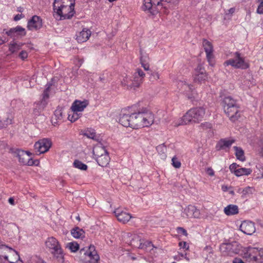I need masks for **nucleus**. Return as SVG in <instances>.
I'll use <instances>...</instances> for the list:
<instances>
[{"label": "nucleus", "instance_id": "9", "mask_svg": "<svg viewBox=\"0 0 263 263\" xmlns=\"http://www.w3.org/2000/svg\"><path fill=\"white\" fill-rule=\"evenodd\" d=\"M242 251L244 258L248 260L254 261L257 263L260 249L256 247H248L244 248Z\"/></svg>", "mask_w": 263, "mask_h": 263}, {"label": "nucleus", "instance_id": "16", "mask_svg": "<svg viewBox=\"0 0 263 263\" xmlns=\"http://www.w3.org/2000/svg\"><path fill=\"white\" fill-rule=\"evenodd\" d=\"M203 47L206 52V58L210 64L213 65L212 59H213V48L211 42L206 39H203L202 42Z\"/></svg>", "mask_w": 263, "mask_h": 263}, {"label": "nucleus", "instance_id": "13", "mask_svg": "<svg viewBox=\"0 0 263 263\" xmlns=\"http://www.w3.org/2000/svg\"><path fill=\"white\" fill-rule=\"evenodd\" d=\"M224 111L228 117H229L230 120L232 122L236 121L240 117L239 105L229 108V107L226 108L225 109H224Z\"/></svg>", "mask_w": 263, "mask_h": 263}, {"label": "nucleus", "instance_id": "22", "mask_svg": "<svg viewBox=\"0 0 263 263\" xmlns=\"http://www.w3.org/2000/svg\"><path fill=\"white\" fill-rule=\"evenodd\" d=\"M15 153L17 155L20 163L25 164L28 160L29 157L31 155V153L29 152L24 151L22 149H16Z\"/></svg>", "mask_w": 263, "mask_h": 263}, {"label": "nucleus", "instance_id": "55", "mask_svg": "<svg viewBox=\"0 0 263 263\" xmlns=\"http://www.w3.org/2000/svg\"><path fill=\"white\" fill-rule=\"evenodd\" d=\"M19 57L22 59L25 60L28 57V53L25 50H22L19 54Z\"/></svg>", "mask_w": 263, "mask_h": 263}, {"label": "nucleus", "instance_id": "41", "mask_svg": "<svg viewBox=\"0 0 263 263\" xmlns=\"http://www.w3.org/2000/svg\"><path fill=\"white\" fill-rule=\"evenodd\" d=\"M84 136H86L88 138L96 140V133L94 129L87 130L84 133Z\"/></svg>", "mask_w": 263, "mask_h": 263}, {"label": "nucleus", "instance_id": "7", "mask_svg": "<svg viewBox=\"0 0 263 263\" xmlns=\"http://www.w3.org/2000/svg\"><path fill=\"white\" fill-rule=\"evenodd\" d=\"M82 259L86 261L91 263H98L100 259L99 255L96 251L95 247L90 245L88 247H85L80 251Z\"/></svg>", "mask_w": 263, "mask_h": 263}, {"label": "nucleus", "instance_id": "61", "mask_svg": "<svg viewBox=\"0 0 263 263\" xmlns=\"http://www.w3.org/2000/svg\"><path fill=\"white\" fill-rule=\"evenodd\" d=\"M6 42V39L3 40L2 37L0 36V45L3 44Z\"/></svg>", "mask_w": 263, "mask_h": 263}, {"label": "nucleus", "instance_id": "42", "mask_svg": "<svg viewBox=\"0 0 263 263\" xmlns=\"http://www.w3.org/2000/svg\"><path fill=\"white\" fill-rule=\"evenodd\" d=\"M51 86V84L50 83H48L46 85L47 87L44 91L42 100H45L47 101L46 100L49 98L48 91Z\"/></svg>", "mask_w": 263, "mask_h": 263}, {"label": "nucleus", "instance_id": "11", "mask_svg": "<svg viewBox=\"0 0 263 263\" xmlns=\"http://www.w3.org/2000/svg\"><path fill=\"white\" fill-rule=\"evenodd\" d=\"M51 145L52 142L50 139L44 138L35 142L34 147L36 152H39L40 154L47 152Z\"/></svg>", "mask_w": 263, "mask_h": 263}, {"label": "nucleus", "instance_id": "23", "mask_svg": "<svg viewBox=\"0 0 263 263\" xmlns=\"http://www.w3.org/2000/svg\"><path fill=\"white\" fill-rule=\"evenodd\" d=\"M87 101H81L76 100L72 104L71 108L73 112L82 111L88 105Z\"/></svg>", "mask_w": 263, "mask_h": 263}, {"label": "nucleus", "instance_id": "35", "mask_svg": "<svg viewBox=\"0 0 263 263\" xmlns=\"http://www.w3.org/2000/svg\"><path fill=\"white\" fill-rule=\"evenodd\" d=\"M233 148L235 151V156L237 159L241 161H244L245 160V156L242 149L237 146H234Z\"/></svg>", "mask_w": 263, "mask_h": 263}, {"label": "nucleus", "instance_id": "26", "mask_svg": "<svg viewBox=\"0 0 263 263\" xmlns=\"http://www.w3.org/2000/svg\"><path fill=\"white\" fill-rule=\"evenodd\" d=\"M156 4H152L151 0H144L142 6V9L144 11H148L152 14H155L158 11L156 8Z\"/></svg>", "mask_w": 263, "mask_h": 263}, {"label": "nucleus", "instance_id": "19", "mask_svg": "<svg viewBox=\"0 0 263 263\" xmlns=\"http://www.w3.org/2000/svg\"><path fill=\"white\" fill-rule=\"evenodd\" d=\"M206 79L207 75L204 69L201 65H198L196 69L194 81L195 82L201 83Z\"/></svg>", "mask_w": 263, "mask_h": 263}, {"label": "nucleus", "instance_id": "54", "mask_svg": "<svg viewBox=\"0 0 263 263\" xmlns=\"http://www.w3.org/2000/svg\"><path fill=\"white\" fill-rule=\"evenodd\" d=\"M179 246H180V248H182L184 249L185 250H188L189 246L187 244L186 242H180L179 243Z\"/></svg>", "mask_w": 263, "mask_h": 263}, {"label": "nucleus", "instance_id": "64", "mask_svg": "<svg viewBox=\"0 0 263 263\" xmlns=\"http://www.w3.org/2000/svg\"><path fill=\"white\" fill-rule=\"evenodd\" d=\"M15 263H24L23 262V261L21 260H17V261H16Z\"/></svg>", "mask_w": 263, "mask_h": 263}, {"label": "nucleus", "instance_id": "60", "mask_svg": "<svg viewBox=\"0 0 263 263\" xmlns=\"http://www.w3.org/2000/svg\"><path fill=\"white\" fill-rule=\"evenodd\" d=\"M8 202L11 205H14L15 204L14 200V199L12 197H11V198H9Z\"/></svg>", "mask_w": 263, "mask_h": 263}, {"label": "nucleus", "instance_id": "62", "mask_svg": "<svg viewBox=\"0 0 263 263\" xmlns=\"http://www.w3.org/2000/svg\"><path fill=\"white\" fill-rule=\"evenodd\" d=\"M228 189H229V187L227 186L223 185L222 186V190L224 192L228 191Z\"/></svg>", "mask_w": 263, "mask_h": 263}, {"label": "nucleus", "instance_id": "8", "mask_svg": "<svg viewBox=\"0 0 263 263\" xmlns=\"http://www.w3.org/2000/svg\"><path fill=\"white\" fill-rule=\"evenodd\" d=\"M240 246L236 241L223 243L220 245V250L224 255L233 256L239 253Z\"/></svg>", "mask_w": 263, "mask_h": 263}, {"label": "nucleus", "instance_id": "2", "mask_svg": "<svg viewBox=\"0 0 263 263\" xmlns=\"http://www.w3.org/2000/svg\"><path fill=\"white\" fill-rule=\"evenodd\" d=\"M65 0H54L53 9L54 17L60 20L69 19L74 13V3L70 2L69 5H65Z\"/></svg>", "mask_w": 263, "mask_h": 263}, {"label": "nucleus", "instance_id": "20", "mask_svg": "<svg viewBox=\"0 0 263 263\" xmlns=\"http://www.w3.org/2000/svg\"><path fill=\"white\" fill-rule=\"evenodd\" d=\"M114 213L117 219L123 223L128 222L132 218L129 213L123 212L120 209H116Z\"/></svg>", "mask_w": 263, "mask_h": 263}, {"label": "nucleus", "instance_id": "1", "mask_svg": "<svg viewBox=\"0 0 263 263\" xmlns=\"http://www.w3.org/2000/svg\"><path fill=\"white\" fill-rule=\"evenodd\" d=\"M154 121V114L146 108H142L137 112L130 114V127L133 128L148 127Z\"/></svg>", "mask_w": 263, "mask_h": 263}, {"label": "nucleus", "instance_id": "15", "mask_svg": "<svg viewBox=\"0 0 263 263\" xmlns=\"http://www.w3.org/2000/svg\"><path fill=\"white\" fill-rule=\"evenodd\" d=\"M43 25L42 18L37 15H34L28 21L27 28L30 30H37L40 29Z\"/></svg>", "mask_w": 263, "mask_h": 263}, {"label": "nucleus", "instance_id": "57", "mask_svg": "<svg viewBox=\"0 0 263 263\" xmlns=\"http://www.w3.org/2000/svg\"><path fill=\"white\" fill-rule=\"evenodd\" d=\"M177 230L179 233H181L184 236H187V231L182 227H178Z\"/></svg>", "mask_w": 263, "mask_h": 263}, {"label": "nucleus", "instance_id": "51", "mask_svg": "<svg viewBox=\"0 0 263 263\" xmlns=\"http://www.w3.org/2000/svg\"><path fill=\"white\" fill-rule=\"evenodd\" d=\"M32 262L34 263H46L42 258L39 257L37 256H34L32 258Z\"/></svg>", "mask_w": 263, "mask_h": 263}, {"label": "nucleus", "instance_id": "27", "mask_svg": "<svg viewBox=\"0 0 263 263\" xmlns=\"http://www.w3.org/2000/svg\"><path fill=\"white\" fill-rule=\"evenodd\" d=\"M47 104V101L41 100V101L34 104L33 114L35 116H40L41 112L44 110Z\"/></svg>", "mask_w": 263, "mask_h": 263}, {"label": "nucleus", "instance_id": "21", "mask_svg": "<svg viewBox=\"0 0 263 263\" xmlns=\"http://www.w3.org/2000/svg\"><path fill=\"white\" fill-rule=\"evenodd\" d=\"M91 35V31L86 28H84L81 31L77 33L76 40L79 43H83L87 41Z\"/></svg>", "mask_w": 263, "mask_h": 263}, {"label": "nucleus", "instance_id": "6", "mask_svg": "<svg viewBox=\"0 0 263 263\" xmlns=\"http://www.w3.org/2000/svg\"><path fill=\"white\" fill-rule=\"evenodd\" d=\"M232 56V58L223 63L224 66L231 65L235 68L241 69H246L249 67V64L245 61L244 58L241 56L240 53L236 52L233 53Z\"/></svg>", "mask_w": 263, "mask_h": 263}, {"label": "nucleus", "instance_id": "39", "mask_svg": "<svg viewBox=\"0 0 263 263\" xmlns=\"http://www.w3.org/2000/svg\"><path fill=\"white\" fill-rule=\"evenodd\" d=\"M140 62L142 67H143L144 70L146 71L149 70V65L146 63L147 61V57L142 55V52L141 50H140Z\"/></svg>", "mask_w": 263, "mask_h": 263}, {"label": "nucleus", "instance_id": "12", "mask_svg": "<svg viewBox=\"0 0 263 263\" xmlns=\"http://www.w3.org/2000/svg\"><path fill=\"white\" fill-rule=\"evenodd\" d=\"M10 253H11V255L14 256V258L13 260H14L17 258L16 251L15 250L5 245L0 246V260H2L4 262L6 259H8V257H10L9 255Z\"/></svg>", "mask_w": 263, "mask_h": 263}, {"label": "nucleus", "instance_id": "4", "mask_svg": "<svg viewBox=\"0 0 263 263\" xmlns=\"http://www.w3.org/2000/svg\"><path fill=\"white\" fill-rule=\"evenodd\" d=\"M45 246L54 259L59 263H64V253L59 241L54 237H50L45 241Z\"/></svg>", "mask_w": 263, "mask_h": 263}, {"label": "nucleus", "instance_id": "29", "mask_svg": "<svg viewBox=\"0 0 263 263\" xmlns=\"http://www.w3.org/2000/svg\"><path fill=\"white\" fill-rule=\"evenodd\" d=\"M238 211V206L234 204H229L224 209V213L228 216L237 214Z\"/></svg>", "mask_w": 263, "mask_h": 263}, {"label": "nucleus", "instance_id": "28", "mask_svg": "<svg viewBox=\"0 0 263 263\" xmlns=\"http://www.w3.org/2000/svg\"><path fill=\"white\" fill-rule=\"evenodd\" d=\"M96 160L100 166L105 167L109 163L110 158L108 153H107L100 157H97Z\"/></svg>", "mask_w": 263, "mask_h": 263}, {"label": "nucleus", "instance_id": "52", "mask_svg": "<svg viewBox=\"0 0 263 263\" xmlns=\"http://www.w3.org/2000/svg\"><path fill=\"white\" fill-rule=\"evenodd\" d=\"M257 263H263V249H260V253H259Z\"/></svg>", "mask_w": 263, "mask_h": 263}, {"label": "nucleus", "instance_id": "17", "mask_svg": "<svg viewBox=\"0 0 263 263\" xmlns=\"http://www.w3.org/2000/svg\"><path fill=\"white\" fill-rule=\"evenodd\" d=\"M5 33L11 37H15L25 36L26 35V31L21 26H17L16 27L12 28L9 30L6 31Z\"/></svg>", "mask_w": 263, "mask_h": 263}, {"label": "nucleus", "instance_id": "53", "mask_svg": "<svg viewBox=\"0 0 263 263\" xmlns=\"http://www.w3.org/2000/svg\"><path fill=\"white\" fill-rule=\"evenodd\" d=\"M260 3L259 6H258L257 9V12L258 14H263V1H260Z\"/></svg>", "mask_w": 263, "mask_h": 263}, {"label": "nucleus", "instance_id": "30", "mask_svg": "<svg viewBox=\"0 0 263 263\" xmlns=\"http://www.w3.org/2000/svg\"><path fill=\"white\" fill-rule=\"evenodd\" d=\"M223 102L224 103V109L227 107H229V108L230 107L238 105L237 101L230 96L224 97L223 100Z\"/></svg>", "mask_w": 263, "mask_h": 263}, {"label": "nucleus", "instance_id": "37", "mask_svg": "<svg viewBox=\"0 0 263 263\" xmlns=\"http://www.w3.org/2000/svg\"><path fill=\"white\" fill-rule=\"evenodd\" d=\"M141 246L142 248H140V249H143L146 251H151L154 248H157L151 241H146L144 242L141 241Z\"/></svg>", "mask_w": 263, "mask_h": 263}, {"label": "nucleus", "instance_id": "48", "mask_svg": "<svg viewBox=\"0 0 263 263\" xmlns=\"http://www.w3.org/2000/svg\"><path fill=\"white\" fill-rule=\"evenodd\" d=\"M253 189L250 186H247L245 189H242L241 194L243 195H246L247 194H252Z\"/></svg>", "mask_w": 263, "mask_h": 263}, {"label": "nucleus", "instance_id": "34", "mask_svg": "<svg viewBox=\"0 0 263 263\" xmlns=\"http://www.w3.org/2000/svg\"><path fill=\"white\" fill-rule=\"evenodd\" d=\"M23 45L24 44L21 42H11L9 45V50L13 53L20 50Z\"/></svg>", "mask_w": 263, "mask_h": 263}, {"label": "nucleus", "instance_id": "24", "mask_svg": "<svg viewBox=\"0 0 263 263\" xmlns=\"http://www.w3.org/2000/svg\"><path fill=\"white\" fill-rule=\"evenodd\" d=\"M235 142L234 140H229L227 139H222L220 140L216 145V148L217 151L224 149L228 148Z\"/></svg>", "mask_w": 263, "mask_h": 263}, {"label": "nucleus", "instance_id": "43", "mask_svg": "<svg viewBox=\"0 0 263 263\" xmlns=\"http://www.w3.org/2000/svg\"><path fill=\"white\" fill-rule=\"evenodd\" d=\"M16 255L17 256V258H16V260H13L14 258V257H13L14 256L11 255V253H10V254H9L10 257H8V259H6L5 261H4V263H15L16 261H17V260H19V259H20V256H19L17 252H16Z\"/></svg>", "mask_w": 263, "mask_h": 263}, {"label": "nucleus", "instance_id": "45", "mask_svg": "<svg viewBox=\"0 0 263 263\" xmlns=\"http://www.w3.org/2000/svg\"><path fill=\"white\" fill-rule=\"evenodd\" d=\"M80 118V116L77 112H73L72 115H69L68 119L71 122H74Z\"/></svg>", "mask_w": 263, "mask_h": 263}, {"label": "nucleus", "instance_id": "5", "mask_svg": "<svg viewBox=\"0 0 263 263\" xmlns=\"http://www.w3.org/2000/svg\"><path fill=\"white\" fill-rule=\"evenodd\" d=\"M145 75L144 72L141 69H137L132 79L126 78L124 79L122 83L123 85H126L130 89L136 90L142 83Z\"/></svg>", "mask_w": 263, "mask_h": 263}, {"label": "nucleus", "instance_id": "33", "mask_svg": "<svg viewBox=\"0 0 263 263\" xmlns=\"http://www.w3.org/2000/svg\"><path fill=\"white\" fill-rule=\"evenodd\" d=\"M119 123L125 127H130V115L123 114L121 115Z\"/></svg>", "mask_w": 263, "mask_h": 263}, {"label": "nucleus", "instance_id": "59", "mask_svg": "<svg viewBox=\"0 0 263 263\" xmlns=\"http://www.w3.org/2000/svg\"><path fill=\"white\" fill-rule=\"evenodd\" d=\"M23 17L22 14H17L14 17V20L15 21L20 20Z\"/></svg>", "mask_w": 263, "mask_h": 263}, {"label": "nucleus", "instance_id": "46", "mask_svg": "<svg viewBox=\"0 0 263 263\" xmlns=\"http://www.w3.org/2000/svg\"><path fill=\"white\" fill-rule=\"evenodd\" d=\"M150 74L149 79L151 81L156 80L159 79V74L157 72H153L151 71L148 72Z\"/></svg>", "mask_w": 263, "mask_h": 263}, {"label": "nucleus", "instance_id": "18", "mask_svg": "<svg viewBox=\"0 0 263 263\" xmlns=\"http://www.w3.org/2000/svg\"><path fill=\"white\" fill-rule=\"evenodd\" d=\"M184 214L187 218H199L200 215V211L193 205H189L184 209Z\"/></svg>", "mask_w": 263, "mask_h": 263}, {"label": "nucleus", "instance_id": "40", "mask_svg": "<svg viewBox=\"0 0 263 263\" xmlns=\"http://www.w3.org/2000/svg\"><path fill=\"white\" fill-rule=\"evenodd\" d=\"M66 248H68L71 252H75L79 249V245L76 242H71L67 244Z\"/></svg>", "mask_w": 263, "mask_h": 263}, {"label": "nucleus", "instance_id": "47", "mask_svg": "<svg viewBox=\"0 0 263 263\" xmlns=\"http://www.w3.org/2000/svg\"><path fill=\"white\" fill-rule=\"evenodd\" d=\"M172 164L174 167H175V168H177L180 167L181 162H180V161H179L177 159V158H176L175 157H174L172 159Z\"/></svg>", "mask_w": 263, "mask_h": 263}, {"label": "nucleus", "instance_id": "25", "mask_svg": "<svg viewBox=\"0 0 263 263\" xmlns=\"http://www.w3.org/2000/svg\"><path fill=\"white\" fill-rule=\"evenodd\" d=\"M126 236L128 237H132V239L130 240L129 245L133 247L137 248L140 249V248H142L141 246V238L138 235L134 234L132 235L130 233H127Z\"/></svg>", "mask_w": 263, "mask_h": 263}, {"label": "nucleus", "instance_id": "36", "mask_svg": "<svg viewBox=\"0 0 263 263\" xmlns=\"http://www.w3.org/2000/svg\"><path fill=\"white\" fill-rule=\"evenodd\" d=\"M252 171L250 168H239L235 171V174L237 176H241L242 175H248L251 173Z\"/></svg>", "mask_w": 263, "mask_h": 263}, {"label": "nucleus", "instance_id": "32", "mask_svg": "<svg viewBox=\"0 0 263 263\" xmlns=\"http://www.w3.org/2000/svg\"><path fill=\"white\" fill-rule=\"evenodd\" d=\"M108 153L106 149L102 146L101 144H97L96 145L93 149V154L95 157V159L97 157H100Z\"/></svg>", "mask_w": 263, "mask_h": 263}, {"label": "nucleus", "instance_id": "58", "mask_svg": "<svg viewBox=\"0 0 263 263\" xmlns=\"http://www.w3.org/2000/svg\"><path fill=\"white\" fill-rule=\"evenodd\" d=\"M206 172L209 175L211 176H213L214 175V172L211 167L207 168L206 170Z\"/></svg>", "mask_w": 263, "mask_h": 263}, {"label": "nucleus", "instance_id": "38", "mask_svg": "<svg viewBox=\"0 0 263 263\" xmlns=\"http://www.w3.org/2000/svg\"><path fill=\"white\" fill-rule=\"evenodd\" d=\"M73 166L78 169L82 171H85L87 169V166L85 164L82 163L81 161L76 160L73 162Z\"/></svg>", "mask_w": 263, "mask_h": 263}, {"label": "nucleus", "instance_id": "56", "mask_svg": "<svg viewBox=\"0 0 263 263\" xmlns=\"http://www.w3.org/2000/svg\"><path fill=\"white\" fill-rule=\"evenodd\" d=\"M238 166V165L236 163H233L230 165L229 168L230 171L232 172H234L235 173V171H236L237 167Z\"/></svg>", "mask_w": 263, "mask_h": 263}, {"label": "nucleus", "instance_id": "49", "mask_svg": "<svg viewBox=\"0 0 263 263\" xmlns=\"http://www.w3.org/2000/svg\"><path fill=\"white\" fill-rule=\"evenodd\" d=\"M39 163L37 160H33L30 157H29L28 160L25 163L24 165H28L29 166H31L33 165H37Z\"/></svg>", "mask_w": 263, "mask_h": 263}, {"label": "nucleus", "instance_id": "50", "mask_svg": "<svg viewBox=\"0 0 263 263\" xmlns=\"http://www.w3.org/2000/svg\"><path fill=\"white\" fill-rule=\"evenodd\" d=\"M54 116L56 119L61 120L62 119V113L61 110L57 109L54 111Z\"/></svg>", "mask_w": 263, "mask_h": 263}, {"label": "nucleus", "instance_id": "44", "mask_svg": "<svg viewBox=\"0 0 263 263\" xmlns=\"http://www.w3.org/2000/svg\"><path fill=\"white\" fill-rule=\"evenodd\" d=\"M157 151L160 154H165L166 152V147L164 144L158 145L156 147Z\"/></svg>", "mask_w": 263, "mask_h": 263}, {"label": "nucleus", "instance_id": "14", "mask_svg": "<svg viewBox=\"0 0 263 263\" xmlns=\"http://www.w3.org/2000/svg\"><path fill=\"white\" fill-rule=\"evenodd\" d=\"M239 229L243 233L249 235L253 234L256 230L254 223L249 220L243 221Z\"/></svg>", "mask_w": 263, "mask_h": 263}, {"label": "nucleus", "instance_id": "63", "mask_svg": "<svg viewBox=\"0 0 263 263\" xmlns=\"http://www.w3.org/2000/svg\"><path fill=\"white\" fill-rule=\"evenodd\" d=\"M229 13H231V14H233L234 11H235V8H231V9H230L229 10Z\"/></svg>", "mask_w": 263, "mask_h": 263}, {"label": "nucleus", "instance_id": "10", "mask_svg": "<svg viewBox=\"0 0 263 263\" xmlns=\"http://www.w3.org/2000/svg\"><path fill=\"white\" fill-rule=\"evenodd\" d=\"M179 90L186 95L189 99L192 100L195 98V93L193 86L189 85L186 81H179L177 84Z\"/></svg>", "mask_w": 263, "mask_h": 263}, {"label": "nucleus", "instance_id": "31", "mask_svg": "<svg viewBox=\"0 0 263 263\" xmlns=\"http://www.w3.org/2000/svg\"><path fill=\"white\" fill-rule=\"evenodd\" d=\"M71 234L75 238L82 239L85 237V233L82 229H81L78 227H76L71 230Z\"/></svg>", "mask_w": 263, "mask_h": 263}, {"label": "nucleus", "instance_id": "3", "mask_svg": "<svg viewBox=\"0 0 263 263\" xmlns=\"http://www.w3.org/2000/svg\"><path fill=\"white\" fill-rule=\"evenodd\" d=\"M205 110L202 107H194L189 110L182 117L179 125L187 124L190 123H199L205 115Z\"/></svg>", "mask_w": 263, "mask_h": 263}]
</instances>
